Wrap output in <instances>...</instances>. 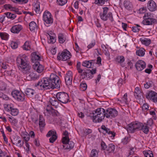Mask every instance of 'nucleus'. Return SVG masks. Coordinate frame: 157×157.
Instances as JSON below:
<instances>
[{
	"label": "nucleus",
	"instance_id": "aec40b11",
	"mask_svg": "<svg viewBox=\"0 0 157 157\" xmlns=\"http://www.w3.org/2000/svg\"><path fill=\"white\" fill-rule=\"evenodd\" d=\"M22 25H16L13 26L10 29L11 32L14 33H18L22 29Z\"/></svg>",
	"mask_w": 157,
	"mask_h": 157
},
{
	"label": "nucleus",
	"instance_id": "423d86ee",
	"mask_svg": "<svg viewBox=\"0 0 157 157\" xmlns=\"http://www.w3.org/2000/svg\"><path fill=\"white\" fill-rule=\"evenodd\" d=\"M141 125V123L140 122H132L127 125L126 129L128 132L133 133L138 130Z\"/></svg>",
	"mask_w": 157,
	"mask_h": 157
},
{
	"label": "nucleus",
	"instance_id": "2f4dec72",
	"mask_svg": "<svg viewBox=\"0 0 157 157\" xmlns=\"http://www.w3.org/2000/svg\"><path fill=\"white\" fill-rule=\"evenodd\" d=\"M58 38L59 42L60 43H63L65 41L66 38L63 34H59L58 36Z\"/></svg>",
	"mask_w": 157,
	"mask_h": 157
},
{
	"label": "nucleus",
	"instance_id": "9d476101",
	"mask_svg": "<svg viewBox=\"0 0 157 157\" xmlns=\"http://www.w3.org/2000/svg\"><path fill=\"white\" fill-rule=\"evenodd\" d=\"M11 95L16 100L18 101H23L25 99V94L17 90L12 91Z\"/></svg>",
	"mask_w": 157,
	"mask_h": 157
},
{
	"label": "nucleus",
	"instance_id": "a19ab883",
	"mask_svg": "<svg viewBox=\"0 0 157 157\" xmlns=\"http://www.w3.org/2000/svg\"><path fill=\"white\" fill-rule=\"evenodd\" d=\"M0 36L2 39L7 40L8 39L9 35L6 33H0Z\"/></svg>",
	"mask_w": 157,
	"mask_h": 157
},
{
	"label": "nucleus",
	"instance_id": "58836bf2",
	"mask_svg": "<svg viewBox=\"0 0 157 157\" xmlns=\"http://www.w3.org/2000/svg\"><path fill=\"white\" fill-rule=\"evenodd\" d=\"M6 84L2 81H0V90H6Z\"/></svg>",
	"mask_w": 157,
	"mask_h": 157
},
{
	"label": "nucleus",
	"instance_id": "ea45409f",
	"mask_svg": "<svg viewBox=\"0 0 157 157\" xmlns=\"http://www.w3.org/2000/svg\"><path fill=\"white\" fill-rule=\"evenodd\" d=\"M49 35L50 39L48 40V42L49 43H51L52 44L55 43L56 41V39H55V36H51L48 34Z\"/></svg>",
	"mask_w": 157,
	"mask_h": 157
},
{
	"label": "nucleus",
	"instance_id": "c9c22d12",
	"mask_svg": "<svg viewBox=\"0 0 157 157\" xmlns=\"http://www.w3.org/2000/svg\"><path fill=\"white\" fill-rule=\"evenodd\" d=\"M144 51V48H140L138 50L136 51V54L139 56H143L145 54Z\"/></svg>",
	"mask_w": 157,
	"mask_h": 157
},
{
	"label": "nucleus",
	"instance_id": "f257e3e1",
	"mask_svg": "<svg viewBox=\"0 0 157 157\" xmlns=\"http://www.w3.org/2000/svg\"><path fill=\"white\" fill-rule=\"evenodd\" d=\"M16 62L19 69L24 73L27 74V78L29 80H35L38 78V75L30 71L31 67L28 62L27 56L25 55L18 56Z\"/></svg>",
	"mask_w": 157,
	"mask_h": 157
},
{
	"label": "nucleus",
	"instance_id": "473e14b6",
	"mask_svg": "<svg viewBox=\"0 0 157 157\" xmlns=\"http://www.w3.org/2000/svg\"><path fill=\"white\" fill-rule=\"evenodd\" d=\"M23 135H24L23 138L24 139L25 142H27L30 139V136L28 133L26 132H23L22 133Z\"/></svg>",
	"mask_w": 157,
	"mask_h": 157
},
{
	"label": "nucleus",
	"instance_id": "dca6fc26",
	"mask_svg": "<svg viewBox=\"0 0 157 157\" xmlns=\"http://www.w3.org/2000/svg\"><path fill=\"white\" fill-rule=\"evenodd\" d=\"M101 128L104 131L103 133L104 134L107 133L111 137H114L115 136V133L111 131L109 128L106 127L105 125H102Z\"/></svg>",
	"mask_w": 157,
	"mask_h": 157
},
{
	"label": "nucleus",
	"instance_id": "20e7f679",
	"mask_svg": "<svg viewBox=\"0 0 157 157\" xmlns=\"http://www.w3.org/2000/svg\"><path fill=\"white\" fill-rule=\"evenodd\" d=\"M80 67L81 63L80 62H78L77 64V69L78 73L81 74V75L82 76V79H84L86 77L90 79L93 77L94 74L96 73V69H92L90 70L88 69L84 70L82 72L83 70L80 68Z\"/></svg>",
	"mask_w": 157,
	"mask_h": 157
},
{
	"label": "nucleus",
	"instance_id": "f03ea898",
	"mask_svg": "<svg viewBox=\"0 0 157 157\" xmlns=\"http://www.w3.org/2000/svg\"><path fill=\"white\" fill-rule=\"evenodd\" d=\"M61 81L59 77L53 74H52L49 78L46 77L42 79L38 83L35 84V86L41 90L59 88Z\"/></svg>",
	"mask_w": 157,
	"mask_h": 157
},
{
	"label": "nucleus",
	"instance_id": "49530a36",
	"mask_svg": "<svg viewBox=\"0 0 157 157\" xmlns=\"http://www.w3.org/2000/svg\"><path fill=\"white\" fill-rule=\"evenodd\" d=\"M58 4L60 6H63L65 5L67 1V0H57Z\"/></svg>",
	"mask_w": 157,
	"mask_h": 157
},
{
	"label": "nucleus",
	"instance_id": "f704fd0d",
	"mask_svg": "<svg viewBox=\"0 0 157 157\" xmlns=\"http://www.w3.org/2000/svg\"><path fill=\"white\" fill-rule=\"evenodd\" d=\"M19 138L20 137L17 135L16 134L13 135L12 136V138H11V142L13 144H15Z\"/></svg>",
	"mask_w": 157,
	"mask_h": 157
},
{
	"label": "nucleus",
	"instance_id": "b1692460",
	"mask_svg": "<svg viewBox=\"0 0 157 157\" xmlns=\"http://www.w3.org/2000/svg\"><path fill=\"white\" fill-rule=\"evenodd\" d=\"M115 146L113 144H110L107 146L106 151L108 153L114 152L115 149Z\"/></svg>",
	"mask_w": 157,
	"mask_h": 157
},
{
	"label": "nucleus",
	"instance_id": "4c0bfd02",
	"mask_svg": "<svg viewBox=\"0 0 157 157\" xmlns=\"http://www.w3.org/2000/svg\"><path fill=\"white\" fill-rule=\"evenodd\" d=\"M23 48L25 50H29L31 48L29 42L28 41H26L24 44L23 46Z\"/></svg>",
	"mask_w": 157,
	"mask_h": 157
},
{
	"label": "nucleus",
	"instance_id": "4d7b16f0",
	"mask_svg": "<svg viewBox=\"0 0 157 157\" xmlns=\"http://www.w3.org/2000/svg\"><path fill=\"white\" fill-rule=\"evenodd\" d=\"M39 125L40 127V130L41 131L43 127L45 125V121L43 122H39Z\"/></svg>",
	"mask_w": 157,
	"mask_h": 157
},
{
	"label": "nucleus",
	"instance_id": "ddd939ff",
	"mask_svg": "<svg viewBox=\"0 0 157 157\" xmlns=\"http://www.w3.org/2000/svg\"><path fill=\"white\" fill-rule=\"evenodd\" d=\"M72 73L69 71L66 74L65 78V80L67 86H70L71 85L72 83Z\"/></svg>",
	"mask_w": 157,
	"mask_h": 157
},
{
	"label": "nucleus",
	"instance_id": "09e8293b",
	"mask_svg": "<svg viewBox=\"0 0 157 157\" xmlns=\"http://www.w3.org/2000/svg\"><path fill=\"white\" fill-rule=\"evenodd\" d=\"M117 60L118 63H123L124 60V56H120L117 58Z\"/></svg>",
	"mask_w": 157,
	"mask_h": 157
},
{
	"label": "nucleus",
	"instance_id": "5701e85b",
	"mask_svg": "<svg viewBox=\"0 0 157 157\" xmlns=\"http://www.w3.org/2000/svg\"><path fill=\"white\" fill-rule=\"evenodd\" d=\"M25 93L28 97H32L35 92L33 90L27 88L25 90Z\"/></svg>",
	"mask_w": 157,
	"mask_h": 157
},
{
	"label": "nucleus",
	"instance_id": "338daca9",
	"mask_svg": "<svg viewBox=\"0 0 157 157\" xmlns=\"http://www.w3.org/2000/svg\"><path fill=\"white\" fill-rule=\"evenodd\" d=\"M128 142V137H125L122 140V142L124 144H127Z\"/></svg>",
	"mask_w": 157,
	"mask_h": 157
},
{
	"label": "nucleus",
	"instance_id": "9b49d317",
	"mask_svg": "<svg viewBox=\"0 0 157 157\" xmlns=\"http://www.w3.org/2000/svg\"><path fill=\"white\" fill-rule=\"evenodd\" d=\"M105 117L108 118H112L117 116L118 114L117 111L113 109L109 108L105 110Z\"/></svg>",
	"mask_w": 157,
	"mask_h": 157
},
{
	"label": "nucleus",
	"instance_id": "3c124183",
	"mask_svg": "<svg viewBox=\"0 0 157 157\" xmlns=\"http://www.w3.org/2000/svg\"><path fill=\"white\" fill-rule=\"evenodd\" d=\"M14 2H19L21 4L27 3L28 0H12Z\"/></svg>",
	"mask_w": 157,
	"mask_h": 157
},
{
	"label": "nucleus",
	"instance_id": "412c9836",
	"mask_svg": "<svg viewBox=\"0 0 157 157\" xmlns=\"http://www.w3.org/2000/svg\"><path fill=\"white\" fill-rule=\"evenodd\" d=\"M95 63V60H92L89 61L86 60L82 62V66L88 68H91L92 66H94V64Z\"/></svg>",
	"mask_w": 157,
	"mask_h": 157
},
{
	"label": "nucleus",
	"instance_id": "0e129e2a",
	"mask_svg": "<svg viewBox=\"0 0 157 157\" xmlns=\"http://www.w3.org/2000/svg\"><path fill=\"white\" fill-rule=\"evenodd\" d=\"M127 94L125 93L123 97L122 98V100L124 102L126 103L127 101Z\"/></svg>",
	"mask_w": 157,
	"mask_h": 157
},
{
	"label": "nucleus",
	"instance_id": "de8ad7c7",
	"mask_svg": "<svg viewBox=\"0 0 157 157\" xmlns=\"http://www.w3.org/2000/svg\"><path fill=\"white\" fill-rule=\"evenodd\" d=\"M57 136L56 135H53L49 139L50 142L51 143H53L57 139Z\"/></svg>",
	"mask_w": 157,
	"mask_h": 157
},
{
	"label": "nucleus",
	"instance_id": "c85d7f7f",
	"mask_svg": "<svg viewBox=\"0 0 157 157\" xmlns=\"http://www.w3.org/2000/svg\"><path fill=\"white\" fill-rule=\"evenodd\" d=\"M140 40L142 44H145L146 46L149 45L151 43V40L150 39L141 38Z\"/></svg>",
	"mask_w": 157,
	"mask_h": 157
},
{
	"label": "nucleus",
	"instance_id": "a878e982",
	"mask_svg": "<svg viewBox=\"0 0 157 157\" xmlns=\"http://www.w3.org/2000/svg\"><path fill=\"white\" fill-rule=\"evenodd\" d=\"M40 57L37 55L36 52H33L32 54L31 60L34 63H36L39 62L38 61L40 60Z\"/></svg>",
	"mask_w": 157,
	"mask_h": 157
},
{
	"label": "nucleus",
	"instance_id": "4be33fe9",
	"mask_svg": "<svg viewBox=\"0 0 157 157\" xmlns=\"http://www.w3.org/2000/svg\"><path fill=\"white\" fill-rule=\"evenodd\" d=\"M156 19L151 18H147V19L145 18V19L142 22L144 25H150L156 23Z\"/></svg>",
	"mask_w": 157,
	"mask_h": 157
},
{
	"label": "nucleus",
	"instance_id": "a211bd4d",
	"mask_svg": "<svg viewBox=\"0 0 157 157\" xmlns=\"http://www.w3.org/2000/svg\"><path fill=\"white\" fill-rule=\"evenodd\" d=\"M6 107L8 108L7 111H10V113L12 116H16L18 114L19 111L17 109L12 108L11 105H5V108Z\"/></svg>",
	"mask_w": 157,
	"mask_h": 157
},
{
	"label": "nucleus",
	"instance_id": "6e6d98bb",
	"mask_svg": "<svg viewBox=\"0 0 157 157\" xmlns=\"http://www.w3.org/2000/svg\"><path fill=\"white\" fill-rule=\"evenodd\" d=\"M4 7L6 10L9 9L11 11V9L13 8L12 6L10 4H6L4 6Z\"/></svg>",
	"mask_w": 157,
	"mask_h": 157
},
{
	"label": "nucleus",
	"instance_id": "680f3d73",
	"mask_svg": "<svg viewBox=\"0 0 157 157\" xmlns=\"http://www.w3.org/2000/svg\"><path fill=\"white\" fill-rule=\"evenodd\" d=\"M151 13H145L144 14V16L143 17V18H144V20L145 19V18H147H147H151Z\"/></svg>",
	"mask_w": 157,
	"mask_h": 157
},
{
	"label": "nucleus",
	"instance_id": "69168bd1",
	"mask_svg": "<svg viewBox=\"0 0 157 157\" xmlns=\"http://www.w3.org/2000/svg\"><path fill=\"white\" fill-rule=\"evenodd\" d=\"M0 157H6V153L5 152H3L1 149L0 150Z\"/></svg>",
	"mask_w": 157,
	"mask_h": 157
},
{
	"label": "nucleus",
	"instance_id": "5fc2aeb1",
	"mask_svg": "<svg viewBox=\"0 0 157 157\" xmlns=\"http://www.w3.org/2000/svg\"><path fill=\"white\" fill-rule=\"evenodd\" d=\"M11 46L13 49H16L18 47L17 43L16 42H12L11 44Z\"/></svg>",
	"mask_w": 157,
	"mask_h": 157
},
{
	"label": "nucleus",
	"instance_id": "13d9d810",
	"mask_svg": "<svg viewBox=\"0 0 157 157\" xmlns=\"http://www.w3.org/2000/svg\"><path fill=\"white\" fill-rule=\"evenodd\" d=\"M92 132L91 129H86L84 132V134L85 135H87L90 133H91Z\"/></svg>",
	"mask_w": 157,
	"mask_h": 157
},
{
	"label": "nucleus",
	"instance_id": "c756f323",
	"mask_svg": "<svg viewBox=\"0 0 157 157\" xmlns=\"http://www.w3.org/2000/svg\"><path fill=\"white\" fill-rule=\"evenodd\" d=\"M29 26L30 29L31 31H34L37 28V26L36 23L34 21L31 22L29 24Z\"/></svg>",
	"mask_w": 157,
	"mask_h": 157
},
{
	"label": "nucleus",
	"instance_id": "e433bc0d",
	"mask_svg": "<svg viewBox=\"0 0 157 157\" xmlns=\"http://www.w3.org/2000/svg\"><path fill=\"white\" fill-rule=\"evenodd\" d=\"M9 121L14 126H16L18 122V121L16 119L13 117H9Z\"/></svg>",
	"mask_w": 157,
	"mask_h": 157
},
{
	"label": "nucleus",
	"instance_id": "603ef678",
	"mask_svg": "<svg viewBox=\"0 0 157 157\" xmlns=\"http://www.w3.org/2000/svg\"><path fill=\"white\" fill-rule=\"evenodd\" d=\"M46 111L50 113V112H52L53 111V109L51 107V105H47V108L46 109Z\"/></svg>",
	"mask_w": 157,
	"mask_h": 157
},
{
	"label": "nucleus",
	"instance_id": "79ce46f5",
	"mask_svg": "<svg viewBox=\"0 0 157 157\" xmlns=\"http://www.w3.org/2000/svg\"><path fill=\"white\" fill-rule=\"evenodd\" d=\"M34 9L36 13H39L40 11V8L39 4L38 3H36L34 6Z\"/></svg>",
	"mask_w": 157,
	"mask_h": 157
},
{
	"label": "nucleus",
	"instance_id": "0eeeda50",
	"mask_svg": "<svg viewBox=\"0 0 157 157\" xmlns=\"http://www.w3.org/2000/svg\"><path fill=\"white\" fill-rule=\"evenodd\" d=\"M43 17L44 24L46 26L48 27L52 24L53 20L52 16L49 12L45 11L43 14Z\"/></svg>",
	"mask_w": 157,
	"mask_h": 157
},
{
	"label": "nucleus",
	"instance_id": "c03bdc74",
	"mask_svg": "<svg viewBox=\"0 0 157 157\" xmlns=\"http://www.w3.org/2000/svg\"><path fill=\"white\" fill-rule=\"evenodd\" d=\"M80 89L82 91L85 90L87 87L86 84L85 83H81L80 86Z\"/></svg>",
	"mask_w": 157,
	"mask_h": 157
},
{
	"label": "nucleus",
	"instance_id": "cd10ccee",
	"mask_svg": "<svg viewBox=\"0 0 157 157\" xmlns=\"http://www.w3.org/2000/svg\"><path fill=\"white\" fill-rule=\"evenodd\" d=\"M141 127L140 128H139L138 130H141L144 133L147 134L149 132V129L147 125H146L145 123L144 125H143V124L141 123Z\"/></svg>",
	"mask_w": 157,
	"mask_h": 157
},
{
	"label": "nucleus",
	"instance_id": "2eb2a0df",
	"mask_svg": "<svg viewBox=\"0 0 157 157\" xmlns=\"http://www.w3.org/2000/svg\"><path fill=\"white\" fill-rule=\"evenodd\" d=\"M147 98L152 100L155 102H157V93L153 91H150L146 95Z\"/></svg>",
	"mask_w": 157,
	"mask_h": 157
},
{
	"label": "nucleus",
	"instance_id": "774afa93",
	"mask_svg": "<svg viewBox=\"0 0 157 157\" xmlns=\"http://www.w3.org/2000/svg\"><path fill=\"white\" fill-rule=\"evenodd\" d=\"M140 90H138L137 91V92H135L134 93V95L135 96L137 97L138 98H139L140 97H141V94H140Z\"/></svg>",
	"mask_w": 157,
	"mask_h": 157
},
{
	"label": "nucleus",
	"instance_id": "37998d69",
	"mask_svg": "<svg viewBox=\"0 0 157 157\" xmlns=\"http://www.w3.org/2000/svg\"><path fill=\"white\" fill-rule=\"evenodd\" d=\"M90 157H98V153L96 150L93 149L90 153Z\"/></svg>",
	"mask_w": 157,
	"mask_h": 157
},
{
	"label": "nucleus",
	"instance_id": "39448f33",
	"mask_svg": "<svg viewBox=\"0 0 157 157\" xmlns=\"http://www.w3.org/2000/svg\"><path fill=\"white\" fill-rule=\"evenodd\" d=\"M103 12L100 13V16L101 20L104 21L107 20L109 19L111 21H113L111 12H108L109 9L107 7L102 8Z\"/></svg>",
	"mask_w": 157,
	"mask_h": 157
},
{
	"label": "nucleus",
	"instance_id": "a18cd8bd",
	"mask_svg": "<svg viewBox=\"0 0 157 157\" xmlns=\"http://www.w3.org/2000/svg\"><path fill=\"white\" fill-rule=\"evenodd\" d=\"M105 0H95V3L96 4L102 6L105 3Z\"/></svg>",
	"mask_w": 157,
	"mask_h": 157
},
{
	"label": "nucleus",
	"instance_id": "8fccbe9b",
	"mask_svg": "<svg viewBox=\"0 0 157 157\" xmlns=\"http://www.w3.org/2000/svg\"><path fill=\"white\" fill-rule=\"evenodd\" d=\"M56 132L55 131H52L50 130L48 132L46 136L47 137H50V136H52L53 135H56Z\"/></svg>",
	"mask_w": 157,
	"mask_h": 157
},
{
	"label": "nucleus",
	"instance_id": "7c9ffc66",
	"mask_svg": "<svg viewBox=\"0 0 157 157\" xmlns=\"http://www.w3.org/2000/svg\"><path fill=\"white\" fill-rule=\"evenodd\" d=\"M145 157H153L152 152L150 150L144 151H143Z\"/></svg>",
	"mask_w": 157,
	"mask_h": 157
},
{
	"label": "nucleus",
	"instance_id": "6ab92c4d",
	"mask_svg": "<svg viewBox=\"0 0 157 157\" xmlns=\"http://www.w3.org/2000/svg\"><path fill=\"white\" fill-rule=\"evenodd\" d=\"M147 7L151 11H154L156 10V5L153 0L149 1L147 3Z\"/></svg>",
	"mask_w": 157,
	"mask_h": 157
},
{
	"label": "nucleus",
	"instance_id": "bb28decb",
	"mask_svg": "<svg viewBox=\"0 0 157 157\" xmlns=\"http://www.w3.org/2000/svg\"><path fill=\"white\" fill-rule=\"evenodd\" d=\"M58 99L55 98H52L50 99L49 101L51 104L55 107V108H57L59 104V101Z\"/></svg>",
	"mask_w": 157,
	"mask_h": 157
},
{
	"label": "nucleus",
	"instance_id": "4468645a",
	"mask_svg": "<svg viewBox=\"0 0 157 157\" xmlns=\"http://www.w3.org/2000/svg\"><path fill=\"white\" fill-rule=\"evenodd\" d=\"M135 67L137 70L140 71L146 67V63L142 60H140L136 63Z\"/></svg>",
	"mask_w": 157,
	"mask_h": 157
},
{
	"label": "nucleus",
	"instance_id": "393cba45",
	"mask_svg": "<svg viewBox=\"0 0 157 157\" xmlns=\"http://www.w3.org/2000/svg\"><path fill=\"white\" fill-rule=\"evenodd\" d=\"M124 7L128 10H132L133 9V6L132 3L128 1H125L124 2Z\"/></svg>",
	"mask_w": 157,
	"mask_h": 157
},
{
	"label": "nucleus",
	"instance_id": "6e6552de",
	"mask_svg": "<svg viewBox=\"0 0 157 157\" xmlns=\"http://www.w3.org/2000/svg\"><path fill=\"white\" fill-rule=\"evenodd\" d=\"M63 148L65 150L70 151L73 148L75 143L72 141H70L69 139H67L66 137H64L62 139Z\"/></svg>",
	"mask_w": 157,
	"mask_h": 157
},
{
	"label": "nucleus",
	"instance_id": "864d4df0",
	"mask_svg": "<svg viewBox=\"0 0 157 157\" xmlns=\"http://www.w3.org/2000/svg\"><path fill=\"white\" fill-rule=\"evenodd\" d=\"M151 82L148 81L146 84H144V87L146 89H148L151 86Z\"/></svg>",
	"mask_w": 157,
	"mask_h": 157
},
{
	"label": "nucleus",
	"instance_id": "7ed1b4c3",
	"mask_svg": "<svg viewBox=\"0 0 157 157\" xmlns=\"http://www.w3.org/2000/svg\"><path fill=\"white\" fill-rule=\"evenodd\" d=\"M91 116L94 122L97 123L101 122L105 116V110L102 108H98L94 111Z\"/></svg>",
	"mask_w": 157,
	"mask_h": 157
},
{
	"label": "nucleus",
	"instance_id": "f8f14e48",
	"mask_svg": "<svg viewBox=\"0 0 157 157\" xmlns=\"http://www.w3.org/2000/svg\"><path fill=\"white\" fill-rule=\"evenodd\" d=\"M70 52L68 51H64L60 54H58L57 56V59L60 60H61L63 61H65L70 58Z\"/></svg>",
	"mask_w": 157,
	"mask_h": 157
},
{
	"label": "nucleus",
	"instance_id": "f3484780",
	"mask_svg": "<svg viewBox=\"0 0 157 157\" xmlns=\"http://www.w3.org/2000/svg\"><path fill=\"white\" fill-rule=\"evenodd\" d=\"M34 69L39 73L42 72L44 70V66L40 64L39 62L36 63L33 65Z\"/></svg>",
	"mask_w": 157,
	"mask_h": 157
},
{
	"label": "nucleus",
	"instance_id": "1a4fd4ad",
	"mask_svg": "<svg viewBox=\"0 0 157 157\" xmlns=\"http://www.w3.org/2000/svg\"><path fill=\"white\" fill-rule=\"evenodd\" d=\"M56 97L59 101L64 104L67 103L69 100L68 94L64 92L57 93L56 95Z\"/></svg>",
	"mask_w": 157,
	"mask_h": 157
},
{
	"label": "nucleus",
	"instance_id": "bf43d9fd",
	"mask_svg": "<svg viewBox=\"0 0 157 157\" xmlns=\"http://www.w3.org/2000/svg\"><path fill=\"white\" fill-rule=\"evenodd\" d=\"M101 145L102 149L106 150L107 146L106 145L105 143L103 141H102L101 143Z\"/></svg>",
	"mask_w": 157,
	"mask_h": 157
},
{
	"label": "nucleus",
	"instance_id": "e2e57ef3",
	"mask_svg": "<svg viewBox=\"0 0 157 157\" xmlns=\"http://www.w3.org/2000/svg\"><path fill=\"white\" fill-rule=\"evenodd\" d=\"M132 30L134 32H138L140 30V29L137 27L134 26L132 27Z\"/></svg>",
	"mask_w": 157,
	"mask_h": 157
},
{
	"label": "nucleus",
	"instance_id": "72a5a7b5",
	"mask_svg": "<svg viewBox=\"0 0 157 157\" xmlns=\"http://www.w3.org/2000/svg\"><path fill=\"white\" fill-rule=\"evenodd\" d=\"M5 14L7 18L14 19L16 17V15L15 14L12 13L10 12L6 13Z\"/></svg>",
	"mask_w": 157,
	"mask_h": 157
},
{
	"label": "nucleus",
	"instance_id": "052dcab7",
	"mask_svg": "<svg viewBox=\"0 0 157 157\" xmlns=\"http://www.w3.org/2000/svg\"><path fill=\"white\" fill-rule=\"evenodd\" d=\"M153 120L150 119L147 121V124L146 125H147V126L148 125L151 126L153 124Z\"/></svg>",
	"mask_w": 157,
	"mask_h": 157
}]
</instances>
